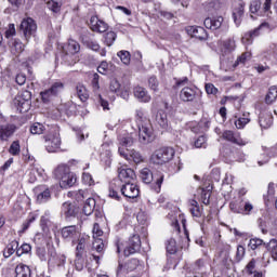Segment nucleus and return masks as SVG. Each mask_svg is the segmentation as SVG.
Returning <instances> with one entry per match:
<instances>
[{
  "label": "nucleus",
  "mask_w": 277,
  "mask_h": 277,
  "mask_svg": "<svg viewBox=\"0 0 277 277\" xmlns=\"http://www.w3.org/2000/svg\"><path fill=\"white\" fill-rule=\"evenodd\" d=\"M88 243H90V236L80 235L78 239L72 240V246H76V268L81 272L83 269V254L88 250Z\"/></svg>",
  "instance_id": "f257e3e1"
},
{
  "label": "nucleus",
  "mask_w": 277,
  "mask_h": 277,
  "mask_svg": "<svg viewBox=\"0 0 277 277\" xmlns=\"http://www.w3.org/2000/svg\"><path fill=\"white\" fill-rule=\"evenodd\" d=\"M174 148L172 147H162L156 149L151 156L150 161L154 166H163L164 163H169L174 158Z\"/></svg>",
  "instance_id": "f03ea898"
},
{
  "label": "nucleus",
  "mask_w": 277,
  "mask_h": 277,
  "mask_svg": "<svg viewBox=\"0 0 277 277\" xmlns=\"http://www.w3.org/2000/svg\"><path fill=\"white\" fill-rule=\"evenodd\" d=\"M44 147L48 153H57L62 146V137L60 136V130L52 128L51 131L43 136Z\"/></svg>",
  "instance_id": "7ed1b4c3"
},
{
  "label": "nucleus",
  "mask_w": 277,
  "mask_h": 277,
  "mask_svg": "<svg viewBox=\"0 0 277 277\" xmlns=\"http://www.w3.org/2000/svg\"><path fill=\"white\" fill-rule=\"evenodd\" d=\"M229 209L233 213H239L240 215H251L254 211V205L250 200L238 198L229 203Z\"/></svg>",
  "instance_id": "20e7f679"
},
{
  "label": "nucleus",
  "mask_w": 277,
  "mask_h": 277,
  "mask_svg": "<svg viewBox=\"0 0 277 277\" xmlns=\"http://www.w3.org/2000/svg\"><path fill=\"white\" fill-rule=\"evenodd\" d=\"M63 91H64V83L54 82L51 85V88L40 92L42 103H51V101H53V98H56V96H60V94Z\"/></svg>",
  "instance_id": "39448f33"
},
{
  "label": "nucleus",
  "mask_w": 277,
  "mask_h": 277,
  "mask_svg": "<svg viewBox=\"0 0 277 277\" xmlns=\"http://www.w3.org/2000/svg\"><path fill=\"white\" fill-rule=\"evenodd\" d=\"M138 140L141 144H150V142L155 141V133L153 132L150 121L138 123Z\"/></svg>",
  "instance_id": "423d86ee"
},
{
  "label": "nucleus",
  "mask_w": 277,
  "mask_h": 277,
  "mask_svg": "<svg viewBox=\"0 0 277 277\" xmlns=\"http://www.w3.org/2000/svg\"><path fill=\"white\" fill-rule=\"evenodd\" d=\"M13 103L22 114L29 111L31 107V92L23 91L14 98Z\"/></svg>",
  "instance_id": "0eeeda50"
},
{
  "label": "nucleus",
  "mask_w": 277,
  "mask_h": 277,
  "mask_svg": "<svg viewBox=\"0 0 277 277\" xmlns=\"http://www.w3.org/2000/svg\"><path fill=\"white\" fill-rule=\"evenodd\" d=\"M141 179L143 183H146L147 185L153 183V181H156V192H159L161 189V185L163 184V173H157V175H154L153 171H150L148 168L141 170Z\"/></svg>",
  "instance_id": "6e6552de"
},
{
  "label": "nucleus",
  "mask_w": 277,
  "mask_h": 277,
  "mask_svg": "<svg viewBox=\"0 0 277 277\" xmlns=\"http://www.w3.org/2000/svg\"><path fill=\"white\" fill-rule=\"evenodd\" d=\"M21 31L24 35L25 40L29 41L31 36H36V31H38V26L36 22L31 17L24 18L19 26Z\"/></svg>",
  "instance_id": "1a4fd4ad"
},
{
  "label": "nucleus",
  "mask_w": 277,
  "mask_h": 277,
  "mask_svg": "<svg viewBox=\"0 0 277 277\" xmlns=\"http://www.w3.org/2000/svg\"><path fill=\"white\" fill-rule=\"evenodd\" d=\"M118 142H119V148L118 153L120 157H127V153H129L130 146H133V135L129 133H123L118 136Z\"/></svg>",
  "instance_id": "9d476101"
},
{
  "label": "nucleus",
  "mask_w": 277,
  "mask_h": 277,
  "mask_svg": "<svg viewBox=\"0 0 277 277\" xmlns=\"http://www.w3.org/2000/svg\"><path fill=\"white\" fill-rule=\"evenodd\" d=\"M142 248V240L140 239V235H133L130 237L128 241V246L123 250L124 256H131V254H135V252H140Z\"/></svg>",
  "instance_id": "9b49d317"
},
{
  "label": "nucleus",
  "mask_w": 277,
  "mask_h": 277,
  "mask_svg": "<svg viewBox=\"0 0 277 277\" xmlns=\"http://www.w3.org/2000/svg\"><path fill=\"white\" fill-rule=\"evenodd\" d=\"M80 49L81 47L79 45V42L69 39L67 45L63 48V51L65 53V55H63V61L68 63L72 55H75V53H79Z\"/></svg>",
  "instance_id": "f8f14e48"
},
{
  "label": "nucleus",
  "mask_w": 277,
  "mask_h": 277,
  "mask_svg": "<svg viewBox=\"0 0 277 277\" xmlns=\"http://www.w3.org/2000/svg\"><path fill=\"white\" fill-rule=\"evenodd\" d=\"M250 57H252V52H245L243 54H241L235 63H233V61L230 62H226V60H222L221 61V66L223 68H225V70H230L233 68H237V66H239V64H243L245 62H248V60H250Z\"/></svg>",
  "instance_id": "ddd939ff"
},
{
  "label": "nucleus",
  "mask_w": 277,
  "mask_h": 277,
  "mask_svg": "<svg viewBox=\"0 0 277 277\" xmlns=\"http://www.w3.org/2000/svg\"><path fill=\"white\" fill-rule=\"evenodd\" d=\"M61 235L63 239H68L75 241L81 236V229L77 225L65 226L61 229Z\"/></svg>",
  "instance_id": "4468645a"
},
{
  "label": "nucleus",
  "mask_w": 277,
  "mask_h": 277,
  "mask_svg": "<svg viewBox=\"0 0 277 277\" xmlns=\"http://www.w3.org/2000/svg\"><path fill=\"white\" fill-rule=\"evenodd\" d=\"M122 196L126 198H137L140 196V187L131 182H126L120 188Z\"/></svg>",
  "instance_id": "2eb2a0df"
},
{
  "label": "nucleus",
  "mask_w": 277,
  "mask_h": 277,
  "mask_svg": "<svg viewBox=\"0 0 277 277\" xmlns=\"http://www.w3.org/2000/svg\"><path fill=\"white\" fill-rule=\"evenodd\" d=\"M35 194L37 197V202H39V205L49 202V200H51V190L44 185L37 186L35 188Z\"/></svg>",
  "instance_id": "dca6fc26"
},
{
  "label": "nucleus",
  "mask_w": 277,
  "mask_h": 277,
  "mask_svg": "<svg viewBox=\"0 0 277 277\" xmlns=\"http://www.w3.org/2000/svg\"><path fill=\"white\" fill-rule=\"evenodd\" d=\"M118 177L119 183H131V181L135 179V171H133L131 168L120 167L118 168Z\"/></svg>",
  "instance_id": "f3484780"
},
{
  "label": "nucleus",
  "mask_w": 277,
  "mask_h": 277,
  "mask_svg": "<svg viewBox=\"0 0 277 277\" xmlns=\"http://www.w3.org/2000/svg\"><path fill=\"white\" fill-rule=\"evenodd\" d=\"M186 32L188 36L196 38L197 40H207L208 38L207 30L200 26H188L186 28Z\"/></svg>",
  "instance_id": "a211bd4d"
},
{
  "label": "nucleus",
  "mask_w": 277,
  "mask_h": 277,
  "mask_svg": "<svg viewBox=\"0 0 277 277\" xmlns=\"http://www.w3.org/2000/svg\"><path fill=\"white\" fill-rule=\"evenodd\" d=\"M109 28L107 23L102 19H98L97 16H92L90 19V29L92 31H96L97 34H105V31Z\"/></svg>",
  "instance_id": "6ab92c4d"
},
{
  "label": "nucleus",
  "mask_w": 277,
  "mask_h": 277,
  "mask_svg": "<svg viewBox=\"0 0 277 277\" xmlns=\"http://www.w3.org/2000/svg\"><path fill=\"white\" fill-rule=\"evenodd\" d=\"M264 27L269 29V24L268 23H262L254 30H251V31L245 34V36L242 37L243 44H252V39L259 37L261 35V29H264Z\"/></svg>",
  "instance_id": "aec40b11"
},
{
  "label": "nucleus",
  "mask_w": 277,
  "mask_h": 277,
  "mask_svg": "<svg viewBox=\"0 0 277 277\" xmlns=\"http://www.w3.org/2000/svg\"><path fill=\"white\" fill-rule=\"evenodd\" d=\"M223 140L226 142H232V144H237L238 146H246L247 142L239 137V135L235 134L234 131L226 130L222 134Z\"/></svg>",
  "instance_id": "412c9836"
},
{
  "label": "nucleus",
  "mask_w": 277,
  "mask_h": 277,
  "mask_svg": "<svg viewBox=\"0 0 277 277\" xmlns=\"http://www.w3.org/2000/svg\"><path fill=\"white\" fill-rule=\"evenodd\" d=\"M79 209L75 203L64 202L62 206V213L65 215V220H70V217H75Z\"/></svg>",
  "instance_id": "4be33fe9"
},
{
  "label": "nucleus",
  "mask_w": 277,
  "mask_h": 277,
  "mask_svg": "<svg viewBox=\"0 0 277 277\" xmlns=\"http://www.w3.org/2000/svg\"><path fill=\"white\" fill-rule=\"evenodd\" d=\"M180 98L184 103H190L192 101H194V98H196V89L190 87H184L180 91Z\"/></svg>",
  "instance_id": "5701e85b"
},
{
  "label": "nucleus",
  "mask_w": 277,
  "mask_h": 277,
  "mask_svg": "<svg viewBox=\"0 0 277 277\" xmlns=\"http://www.w3.org/2000/svg\"><path fill=\"white\" fill-rule=\"evenodd\" d=\"M223 23H224V17H222V16H217V17H214V18L207 17L203 21L205 27L207 29H212V30L220 29L222 27Z\"/></svg>",
  "instance_id": "b1692460"
},
{
  "label": "nucleus",
  "mask_w": 277,
  "mask_h": 277,
  "mask_svg": "<svg viewBox=\"0 0 277 277\" xmlns=\"http://www.w3.org/2000/svg\"><path fill=\"white\" fill-rule=\"evenodd\" d=\"M14 131H16V126L14 124H5L0 126V140L1 142H8V138L14 135Z\"/></svg>",
  "instance_id": "393cba45"
},
{
  "label": "nucleus",
  "mask_w": 277,
  "mask_h": 277,
  "mask_svg": "<svg viewBox=\"0 0 277 277\" xmlns=\"http://www.w3.org/2000/svg\"><path fill=\"white\" fill-rule=\"evenodd\" d=\"M77 183V176L70 171L60 180V185L63 189H68V187H72Z\"/></svg>",
  "instance_id": "a878e982"
},
{
  "label": "nucleus",
  "mask_w": 277,
  "mask_h": 277,
  "mask_svg": "<svg viewBox=\"0 0 277 277\" xmlns=\"http://www.w3.org/2000/svg\"><path fill=\"white\" fill-rule=\"evenodd\" d=\"M134 96L141 103H150V95L148 94V91L144 89V87L134 88Z\"/></svg>",
  "instance_id": "bb28decb"
},
{
  "label": "nucleus",
  "mask_w": 277,
  "mask_h": 277,
  "mask_svg": "<svg viewBox=\"0 0 277 277\" xmlns=\"http://www.w3.org/2000/svg\"><path fill=\"white\" fill-rule=\"evenodd\" d=\"M122 157L127 161H133L134 163H142V161H144V157H142V154H140V151H136L134 149L127 151L126 156H122Z\"/></svg>",
  "instance_id": "cd10ccee"
},
{
  "label": "nucleus",
  "mask_w": 277,
  "mask_h": 277,
  "mask_svg": "<svg viewBox=\"0 0 277 277\" xmlns=\"http://www.w3.org/2000/svg\"><path fill=\"white\" fill-rule=\"evenodd\" d=\"M260 127H262V129H269V126L274 123V118L272 117V114L269 113H262L260 115Z\"/></svg>",
  "instance_id": "c85d7f7f"
},
{
  "label": "nucleus",
  "mask_w": 277,
  "mask_h": 277,
  "mask_svg": "<svg viewBox=\"0 0 277 277\" xmlns=\"http://www.w3.org/2000/svg\"><path fill=\"white\" fill-rule=\"evenodd\" d=\"M76 93H77L78 98L82 103H85V101H88V98H90V92L88 91L85 85H83L81 83L76 85Z\"/></svg>",
  "instance_id": "c756f323"
},
{
  "label": "nucleus",
  "mask_w": 277,
  "mask_h": 277,
  "mask_svg": "<svg viewBox=\"0 0 277 277\" xmlns=\"http://www.w3.org/2000/svg\"><path fill=\"white\" fill-rule=\"evenodd\" d=\"M120 182L119 180H114L109 185V193L108 196L114 198L115 200H119L120 196H118V192H120Z\"/></svg>",
  "instance_id": "7c9ffc66"
},
{
  "label": "nucleus",
  "mask_w": 277,
  "mask_h": 277,
  "mask_svg": "<svg viewBox=\"0 0 277 277\" xmlns=\"http://www.w3.org/2000/svg\"><path fill=\"white\" fill-rule=\"evenodd\" d=\"M15 277H31V268L25 264L15 267Z\"/></svg>",
  "instance_id": "2f4dec72"
},
{
  "label": "nucleus",
  "mask_w": 277,
  "mask_h": 277,
  "mask_svg": "<svg viewBox=\"0 0 277 277\" xmlns=\"http://www.w3.org/2000/svg\"><path fill=\"white\" fill-rule=\"evenodd\" d=\"M70 172V168L66 164H60L57 168L54 169V177L60 181L64 179Z\"/></svg>",
  "instance_id": "473e14b6"
},
{
  "label": "nucleus",
  "mask_w": 277,
  "mask_h": 277,
  "mask_svg": "<svg viewBox=\"0 0 277 277\" xmlns=\"http://www.w3.org/2000/svg\"><path fill=\"white\" fill-rule=\"evenodd\" d=\"M95 208H96V200L92 197H88L83 206L84 215H92Z\"/></svg>",
  "instance_id": "72a5a7b5"
},
{
  "label": "nucleus",
  "mask_w": 277,
  "mask_h": 277,
  "mask_svg": "<svg viewBox=\"0 0 277 277\" xmlns=\"http://www.w3.org/2000/svg\"><path fill=\"white\" fill-rule=\"evenodd\" d=\"M236 47L237 45L235 43V40L227 39L223 42V47L221 49V52L223 53V55H228V53H233V51H235Z\"/></svg>",
  "instance_id": "f704fd0d"
},
{
  "label": "nucleus",
  "mask_w": 277,
  "mask_h": 277,
  "mask_svg": "<svg viewBox=\"0 0 277 277\" xmlns=\"http://www.w3.org/2000/svg\"><path fill=\"white\" fill-rule=\"evenodd\" d=\"M156 122L161 129H168V115L166 111L160 110L156 114Z\"/></svg>",
  "instance_id": "c9c22d12"
},
{
  "label": "nucleus",
  "mask_w": 277,
  "mask_h": 277,
  "mask_svg": "<svg viewBox=\"0 0 277 277\" xmlns=\"http://www.w3.org/2000/svg\"><path fill=\"white\" fill-rule=\"evenodd\" d=\"M18 250V241L12 240L4 249L3 255L5 259H10V255Z\"/></svg>",
  "instance_id": "e433bc0d"
},
{
  "label": "nucleus",
  "mask_w": 277,
  "mask_h": 277,
  "mask_svg": "<svg viewBox=\"0 0 277 277\" xmlns=\"http://www.w3.org/2000/svg\"><path fill=\"white\" fill-rule=\"evenodd\" d=\"M189 211L194 217H200V215H202V210L200 209L198 201L192 199L189 201Z\"/></svg>",
  "instance_id": "4c0bfd02"
},
{
  "label": "nucleus",
  "mask_w": 277,
  "mask_h": 277,
  "mask_svg": "<svg viewBox=\"0 0 277 277\" xmlns=\"http://www.w3.org/2000/svg\"><path fill=\"white\" fill-rule=\"evenodd\" d=\"M277 98V87L273 85L268 89V92L265 97V102L267 105H272V103H275Z\"/></svg>",
  "instance_id": "58836bf2"
},
{
  "label": "nucleus",
  "mask_w": 277,
  "mask_h": 277,
  "mask_svg": "<svg viewBox=\"0 0 277 277\" xmlns=\"http://www.w3.org/2000/svg\"><path fill=\"white\" fill-rule=\"evenodd\" d=\"M241 16H243V4H239L238 8L233 11V18L236 25H241Z\"/></svg>",
  "instance_id": "ea45409f"
},
{
  "label": "nucleus",
  "mask_w": 277,
  "mask_h": 277,
  "mask_svg": "<svg viewBox=\"0 0 277 277\" xmlns=\"http://www.w3.org/2000/svg\"><path fill=\"white\" fill-rule=\"evenodd\" d=\"M114 145V142L109 141V142H105L104 144H102V150H105V153H101V157L102 159L104 157H106V161H109V159H111V149H109L110 146Z\"/></svg>",
  "instance_id": "a19ab883"
},
{
  "label": "nucleus",
  "mask_w": 277,
  "mask_h": 277,
  "mask_svg": "<svg viewBox=\"0 0 277 277\" xmlns=\"http://www.w3.org/2000/svg\"><path fill=\"white\" fill-rule=\"evenodd\" d=\"M166 249L168 254H176L179 247L176 246V240L174 238H170L166 242Z\"/></svg>",
  "instance_id": "79ce46f5"
},
{
  "label": "nucleus",
  "mask_w": 277,
  "mask_h": 277,
  "mask_svg": "<svg viewBox=\"0 0 277 277\" xmlns=\"http://www.w3.org/2000/svg\"><path fill=\"white\" fill-rule=\"evenodd\" d=\"M47 8L48 10H51V12H53L54 14H60V12L62 11V3L55 0H49L47 2Z\"/></svg>",
  "instance_id": "37998d69"
},
{
  "label": "nucleus",
  "mask_w": 277,
  "mask_h": 277,
  "mask_svg": "<svg viewBox=\"0 0 277 277\" xmlns=\"http://www.w3.org/2000/svg\"><path fill=\"white\" fill-rule=\"evenodd\" d=\"M100 79H101V76H98V74H93V79L91 81V85H92V90H93L95 96L97 94H101V92H100L101 91V84L98 83Z\"/></svg>",
  "instance_id": "c03bdc74"
},
{
  "label": "nucleus",
  "mask_w": 277,
  "mask_h": 277,
  "mask_svg": "<svg viewBox=\"0 0 277 277\" xmlns=\"http://www.w3.org/2000/svg\"><path fill=\"white\" fill-rule=\"evenodd\" d=\"M117 35L115 31H108L104 35V43L106 47H111L116 42Z\"/></svg>",
  "instance_id": "a18cd8bd"
},
{
  "label": "nucleus",
  "mask_w": 277,
  "mask_h": 277,
  "mask_svg": "<svg viewBox=\"0 0 277 277\" xmlns=\"http://www.w3.org/2000/svg\"><path fill=\"white\" fill-rule=\"evenodd\" d=\"M68 196H74V198H76L77 202H83V200H85V198H88V192L80 189L75 193H68Z\"/></svg>",
  "instance_id": "49530a36"
},
{
  "label": "nucleus",
  "mask_w": 277,
  "mask_h": 277,
  "mask_svg": "<svg viewBox=\"0 0 277 277\" xmlns=\"http://www.w3.org/2000/svg\"><path fill=\"white\" fill-rule=\"evenodd\" d=\"M30 133L32 135H42L44 133V126L40 122H36L30 127Z\"/></svg>",
  "instance_id": "de8ad7c7"
},
{
  "label": "nucleus",
  "mask_w": 277,
  "mask_h": 277,
  "mask_svg": "<svg viewBox=\"0 0 277 277\" xmlns=\"http://www.w3.org/2000/svg\"><path fill=\"white\" fill-rule=\"evenodd\" d=\"M93 250H96L98 254H103L105 250V242H103L102 238H95L93 241Z\"/></svg>",
  "instance_id": "09e8293b"
},
{
  "label": "nucleus",
  "mask_w": 277,
  "mask_h": 277,
  "mask_svg": "<svg viewBox=\"0 0 277 277\" xmlns=\"http://www.w3.org/2000/svg\"><path fill=\"white\" fill-rule=\"evenodd\" d=\"M118 57H120L122 64H126V66H129V64H131V53H129V51L118 52Z\"/></svg>",
  "instance_id": "8fccbe9b"
},
{
  "label": "nucleus",
  "mask_w": 277,
  "mask_h": 277,
  "mask_svg": "<svg viewBox=\"0 0 277 277\" xmlns=\"http://www.w3.org/2000/svg\"><path fill=\"white\" fill-rule=\"evenodd\" d=\"M268 250L272 254V259H274L275 261H277V240L276 239H272L268 242Z\"/></svg>",
  "instance_id": "3c124183"
},
{
  "label": "nucleus",
  "mask_w": 277,
  "mask_h": 277,
  "mask_svg": "<svg viewBox=\"0 0 277 277\" xmlns=\"http://www.w3.org/2000/svg\"><path fill=\"white\" fill-rule=\"evenodd\" d=\"M249 122H250V118L243 115V117H239L238 119L235 120V127L236 129H243L246 124H248Z\"/></svg>",
  "instance_id": "603ef678"
},
{
  "label": "nucleus",
  "mask_w": 277,
  "mask_h": 277,
  "mask_svg": "<svg viewBox=\"0 0 277 277\" xmlns=\"http://www.w3.org/2000/svg\"><path fill=\"white\" fill-rule=\"evenodd\" d=\"M269 155L267 154V151L264 149V153L261 154L258 157V166L261 168L263 166H266V163H269Z\"/></svg>",
  "instance_id": "864d4df0"
},
{
  "label": "nucleus",
  "mask_w": 277,
  "mask_h": 277,
  "mask_svg": "<svg viewBox=\"0 0 277 277\" xmlns=\"http://www.w3.org/2000/svg\"><path fill=\"white\" fill-rule=\"evenodd\" d=\"M148 85H149V89L153 90V92H159V80H157V77L155 76L149 77Z\"/></svg>",
  "instance_id": "5fc2aeb1"
},
{
  "label": "nucleus",
  "mask_w": 277,
  "mask_h": 277,
  "mask_svg": "<svg viewBox=\"0 0 277 277\" xmlns=\"http://www.w3.org/2000/svg\"><path fill=\"white\" fill-rule=\"evenodd\" d=\"M248 246L251 250H256V248H261V246H263V239L252 238L249 240Z\"/></svg>",
  "instance_id": "6e6d98bb"
},
{
  "label": "nucleus",
  "mask_w": 277,
  "mask_h": 277,
  "mask_svg": "<svg viewBox=\"0 0 277 277\" xmlns=\"http://www.w3.org/2000/svg\"><path fill=\"white\" fill-rule=\"evenodd\" d=\"M31 252V246L29 243H24L21 248L17 247L16 254L23 256V254H29Z\"/></svg>",
  "instance_id": "4d7b16f0"
},
{
  "label": "nucleus",
  "mask_w": 277,
  "mask_h": 277,
  "mask_svg": "<svg viewBox=\"0 0 277 277\" xmlns=\"http://www.w3.org/2000/svg\"><path fill=\"white\" fill-rule=\"evenodd\" d=\"M195 148H207V136L201 135L199 136L195 143H194Z\"/></svg>",
  "instance_id": "13d9d810"
},
{
  "label": "nucleus",
  "mask_w": 277,
  "mask_h": 277,
  "mask_svg": "<svg viewBox=\"0 0 277 277\" xmlns=\"http://www.w3.org/2000/svg\"><path fill=\"white\" fill-rule=\"evenodd\" d=\"M84 44L88 49H91V51H101V44L94 40H84Z\"/></svg>",
  "instance_id": "bf43d9fd"
},
{
  "label": "nucleus",
  "mask_w": 277,
  "mask_h": 277,
  "mask_svg": "<svg viewBox=\"0 0 277 277\" xmlns=\"http://www.w3.org/2000/svg\"><path fill=\"white\" fill-rule=\"evenodd\" d=\"M9 151L11 155H14V156H16L21 153V144L18 143V141H14L11 144Z\"/></svg>",
  "instance_id": "052dcab7"
},
{
  "label": "nucleus",
  "mask_w": 277,
  "mask_h": 277,
  "mask_svg": "<svg viewBox=\"0 0 277 277\" xmlns=\"http://www.w3.org/2000/svg\"><path fill=\"white\" fill-rule=\"evenodd\" d=\"M135 117L138 122V124H144V122H149L145 117H144V110L142 108L135 110Z\"/></svg>",
  "instance_id": "680f3d73"
},
{
  "label": "nucleus",
  "mask_w": 277,
  "mask_h": 277,
  "mask_svg": "<svg viewBox=\"0 0 277 277\" xmlns=\"http://www.w3.org/2000/svg\"><path fill=\"white\" fill-rule=\"evenodd\" d=\"M82 183L89 186L94 185V179L92 177V174L85 172L82 173Z\"/></svg>",
  "instance_id": "e2e57ef3"
},
{
  "label": "nucleus",
  "mask_w": 277,
  "mask_h": 277,
  "mask_svg": "<svg viewBox=\"0 0 277 277\" xmlns=\"http://www.w3.org/2000/svg\"><path fill=\"white\" fill-rule=\"evenodd\" d=\"M246 256V248L243 246H238L236 251V261L239 263Z\"/></svg>",
  "instance_id": "0e129e2a"
},
{
  "label": "nucleus",
  "mask_w": 277,
  "mask_h": 277,
  "mask_svg": "<svg viewBox=\"0 0 277 277\" xmlns=\"http://www.w3.org/2000/svg\"><path fill=\"white\" fill-rule=\"evenodd\" d=\"M107 70H109V64L103 61L97 67V72H100V75H107Z\"/></svg>",
  "instance_id": "69168bd1"
},
{
  "label": "nucleus",
  "mask_w": 277,
  "mask_h": 277,
  "mask_svg": "<svg viewBox=\"0 0 277 277\" xmlns=\"http://www.w3.org/2000/svg\"><path fill=\"white\" fill-rule=\"evenodd\" d=\"M98 237H103V232L101 229V225L95 223L93 225V239H98Z\"/></svg>",
  "instance_id": "338daca9"
},
{
  "label": "nucleus",
  "mask_w": 277,
  "mask_h": 277,
  "mask_svg": "<svg viewBox=\"0 0 277 277\" xmlns=\"http://www.w3.org/2000/svg\"><path fill=\"white\" fill-rule=\"evenodd\" d=\"M110 92H118L120 90V82H118L116 79H113L109 84Z\"/></svg>",
  "instance_id": "774afa93"
}]
</instances>
